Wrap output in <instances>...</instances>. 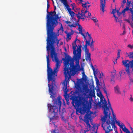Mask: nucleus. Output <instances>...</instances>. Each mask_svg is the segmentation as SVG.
<instances>
[{"label": "nucleus", "mask_w": 133, "mask_h": 133, "mask_svg": "<svg viewBox=\"0 0 133 133\" xmlns=\"http://www.w3.org/2000/svg\"><path fill=\"white\" fill-rule=\"evenodd\" d=\"M56 7L55 6L53 11H48L47 9L46 12L48 14L46 16V28L47 31V39L46 49L48 51V55L46 56L47 63H50L49 59V50L51 49V56L52 61L54 60L56 63H60L57 56V54L55 51L54 44L56 43V45L58 46L60 39H58V36L59 34L53 31L54 28L57 25L58 20L59 17L58 14H56Z\"/></svg>", "instance_id": "obj_1"}, {"label": "nucleus", "mask_w": 133, "mask_h": 133, "mask_svg": "<svg viewBox=\"0 0 133 133\" xmlns=\"http://www.w3.org/2000/svg\"><path fill=\"white\" fill-rule=\"evenodd\" d=\"M104 100L102 98H101L99 105L101 106L103 105L102 107L103 109L104 116H101V120L102 122V127L103 129L105 131V133H109L112 130L111 128V124L112 126H115V122L112 119L110 111L106 100L103 97Z\"/></svg>", "instance_id": "obj_2"}, {"label": "nucleus", "mask_w": 133, "mask_h": 133, "mask_svg": "<svg viewBox=\"0 0 133 133\" xmlns=\"http://www.w3.org/2000/svg\"><path fill=\"white\" fill-rule=\"evenodd\" d=\"M77 59L74 60L71 57L68 55L63 58L64 61L65 68H64V74L66 79H70L72 75H75L76 73L81 70L84 71L83 68H80L79 65V60Z\"/></svg>", "instance_id": "obj_3"}, {"label": "nucleus", "mask_w": 133, "mask_h": 133, "mask_svg": "<svg viewBox=\"0 0 133 133\" xmlns=\"http://www.w3.org/2000/svg\"><path fill=\"white\" fill-rule=\"evenodd\" d=\"M62 104V102L61 101V97L59 96L55 100L54 104L55 105H52L51 104H47V107L50 112L52 114L51 119H57V113L58 111V107H59V114L61 115H63L65 112V109H63L62 111L60 110V108Z\"/></svg>", "instance_id": "obj_4"}, {"label": "nucleus", "mask_w": 133, "mask_h": 133, "mask_svg": "<svg viewBox=\"0 0 133 133\" xmlns=\"http://www.w3.org/2000/svg\"><path fill=\"white\" fill-rule=\"evenodd\" d=\"M72 45L74 54L73 58L72 59L74 60L78 59H81L82 46L81 45H78V47L77 46V45L72 44Z\"/></svg>", "instance_id": "obj_5"}, {"label": "nucleus", "mask_w": 133, "mask_h": 133, "mask_svg": "<svg viewBox=\"0 0 133 133\" xmlns=\"http://www.w3.org/2000/svg\"><path fill=\"white\" fill-rule=\"evenodd\" d=\"M89 91L87 85L83 86L82 89L81 87L79 85H78L76 88L75 92L76 94L79 95H86L88 94Z\"/></svg>", "instance_id": "obj_6"}, {"label": "nucleus", "mask_w": 133, "mask_h": 133, "mask_svg": "<svg viewBox=\"0 0 133 133\" xmlns=\"http://www.w3.org/2000/svg\"><path fill=\"white\" fill-rule=\"evenodd\" d=\"M122 65L126 67V72L130 76V75L129 66H130L133 70V59L131 61L128 60H123L122 61Z\"/></svg>", "instance_id": "obj_7"}, {"label": "nucleus", "mask_w": 133, "mask_h": 133, "mask_svg": "<svg viewBox=\"0 0 133 133\" xmlns=\"http://www.w3.org/2000/svg\"><path fill=\"white\" fill-rule=\"evenodd\" d=\"M91 117V114H88V113H87L85 115L84 118V121L86 124V128L84 131V133H86L88 132L90 129V127H91L89 123V119Z\"/></svg>", "instance_id": "obj_8"}, {"label": "nucleus", "mask_w": 133, "mask_h": 133, "mask_svg": "<svg viewBox=\"0 0 133 133\" xmlns=\"http://www.w3.org/2000/svg\"><path fill=\"white\" fill-rule=\"evenodd\" d=\"M87 109V105L86 103L83 102L82 105H81L80 107H78L77 109L76 110V114H78V112L80 113L81 115H84Z\"/></svg>", "instance_id": "obj_9"}, {"label": "nucleus", "mask_w": 133, "mask_h": 133, "mask_svg": "<svg viewBox=\"0 0 133 133\" xmlns=\"http://www.w3.org/2000/svg\"><path fill=\"white\" fill-rule=\"evenodd\" d=\"M82 35L83 36V38L85 40V44H86L87 43H88V44H89V42L92 39V38L91 37V35H89V36L87 35H85L84 34L82 33Z\"/></svg>", "instance_id": "obj_10"}, {"label": "nucleus", "mask_w": 133, "mask_h": 133, "mask_svg": "<svg viewBox=\"0 0 133 133\" xmlns=\"http://www.w3.org/2000/svg\"><path fill=\"white\" fill-rule=\"evenodd\" d=\"M81 15H77V17L78 19H81L82 20V21H84L85 19L84 17L88 18V16H86L85 15V14L87 13V10L85 11L83 10H81Z\"/></svg>", "instance_id": "obj_11"}, {"label": "nucleus", "mask_w": 133, "mask_h": 133, "mask_svg": "<svg viewBox=\"0 0 133 133\" xmlns=\"http://www.w3.org/2000/svg\"><path fill=\"white\" fill-rule=\"evenodd\" d=\"M65 79L64 81L63 82V84H64V86L63 87V89H64V91L65 92V94H67V92L68 91V90L67 88V83L68 81L69 80V79H66V77H65Z\"/></svg>", "instance_id": "obj_12"}, {"label": "nucleus", "mask_w": 133, "mask_h": 133, "mask_svg": "<svg viewBox=\"0 0 133 133\" xmlns=\"http://www.w3.org/2000/svg\"><path fill=\"white\" fill-rule=\"evenodd\" d=\"M106 0H101L100 1V3L101 6V10H102V11L103 14L104 11V7H105V5L106 3L105 1Z\"/></svg>", "instance_id": "obj_13"}, {"label": "nucleus", "mask_w": 133, "mask_h": 133, "mask_svg": "<svg viewBox=\"0 0 133 133\" xmlns=\"http://www.w3.org/2000/svg\"><path fill=\"white\" fill-rule=\"evenodd\" d=\"M98 129V127H97V125L94 124L90 130L91 133H97Z\"/></svg>", "instance_id": "obj_14"}, {"label": "nucleus", "mask_w": 133, "mask_h": 133, "mask_svg": "<svg viewBox=\"0 0 133 133\" xmlns=\"http://www.w3.org/2000/svg\"><path fill=\"white\" fill-rule=\"evenodd\" d=\"M85 59L86 61L89 62V64H90L91 62V54L85 55Z\"/></svg>", "instance_id": "obj_15"}, {"label": "nucleus", "mask_w": 133, "mask_h": 133, "mask_svg": "<svg viewBox=\"0 0 133 133\" xmlns=\"http://www.w3.org/2000/svg\"><path fill=\"white\" fill-rule=\"evenodd\" d=\"M88 43H87L86 44H85V45L82 48L83 49H84V51L85 52V55L89 54V50L88 48H87V45Z\"/></svg>", "instance_id": "obj_16"}, {"label": "nucleus", "mask_w": 133, "mask_h": 133, "mask_svg": "<svg viewBox=\"0 0 133 133\" xmlns=\"http://www.w3.org/2000/svg\"><path fill=\"white\" fill-rule=\"evenodd\" d=\"M114 91L115 93L117 94H121L119 87L118 85H117L114 87Z\"/></svg>", "instance_id": "obj_17"}, {"label": "nucleus", "mask_w": 133, "mask_h": 133, "mask_svg": "<svg viewBox=\"0 0 133 133\" xmlns=\"http://www.w3.org/2000/svg\"><path fill=\"white\" fill-rule=\"evenodd\" d=\"M115 121L116 122V123L117 124V125L119 126L120 128L122 129L123 131V130L124 129H125V128H126V127H125L124 125L123 124V125H121L120 122L119 121H117L116 119H115Z\"/></svg>", "instance_id": "obj_18"}, {"label": "nucleus", "mask_w": 133, "mask_h": 133, "mask_svg": "<svg viewBox=\"0 0 133 133\" xmlns=\"http://www.w3.org/2000/svg\"><path fill=\"white\" fill-rule=\"evenodd\" d=\"M65 32L66 34V39L69 40H70L71 39V35H73V32L72 33L71 32H68L67 31H65Z\"/></svg>", "instance_id": "obj_19"}, {"label": "nucleus", "mask_w": 133, "mask_h": 133, "mask_svg": "<svg viewBox=\"0 0 133 133\" xmlns=\"http://www.w3.org/2000/svg\"><path fill=\"white\" fill-rule=\"evenodd\" d=\"M107 98H108V105L109 106V108H110V109L111 110V112L112 114V115H113V117H114L115 118L116 117V116L114 115V112L113 110L112 109V107H111V105L110 102L109 101V98H108V97H107Z\"/></svg>", "instance_id": "obj_20"}, {"label": "nucleus", "mask_w": 133, "mask_h": 133, "mask_svg": "<svg viewBox=\"0 0 133 133\" xmlns=\"http://www.w3.org/2000/svg\"><path fill=\"white\" fill-rule=\"evenodd\" d=\"M68 2H64V3L63 4L66 7L68 12L69 13L71 11V9L69 7V5H68L67 4Z\"/></svg>", "instance_id": "obj_21"}, {"label": "nucleus", "mask_w": 133, "mask_h": 133, "mask_svg": "<svg viewBox=\"0 0 133 133\" xmlns=\"http://www.w3.org/2000/svg\"><path fill=\"white\" fill-rule=\"evenodd\" d=\"M132 9L133 8H131L130 9L129 6H126V8L122 10V13L124 15L125 14V12L126 11H130V9Z\"/></svg>", "instance_id": "obj_22"}, {"label": "nucleus", "mask_w": 133, "mask_h": 133, "mask_svg": "<svg viewBox=\"0 0 133 133\" xmlns=\"http://www.w3.org/2000/svg\"><path fill=\"white\" fill-rule=\"evenodd\" d=\"M130 12L132 14L131 17L132 21L131 23H130V25L131 27L132 28H133V9L132 8L130 9ZM132 32H133V30Z\"/></svg>", "instance_id": "obj_23"}, {"label": "nucleus", "mask_w": 133, "mask_h": 133, "mask_svg": "<svg viewBox=\"0 0 133 133\" xmlns=\"http://www.w3.org/2000/svg\"><path fill=\"white\" fill-rule=\"evenodd\" d=\"M113 17L115 18V21L116 22H119L120 23V25H121V23L122 22V21L119 18H118L115 15H113Z\"/></svg>", "instance_id": "obj_24"}, {"label": "nucleus", "mask_w": 133, "mask_h": 133, "mask_svg": "<svg viewBox=\"0 0 133 133\" xmlns=\"http://www.w3.org/2000/svg\"><path fill=\"white\" fill-rule=\"evenodd\" d=\"M115 72H112L111 73V81H114V78L115 77V76L116 75V73L115 72L116 70H115Z\"/></svg>", "instance_id": "obj_25"}, {"label": "nucleus", "mask_w": 133, "mask_h": 133, "mask_svg": "<svg viewBox=\"0 0 133 133\" xmlns=\"http://www.w3.org/2000/svg\"><path fill=\"white\" fill-rule=\"evenodd\" d=\"M121 72H119L118 75L117 76H116V79L117 80L120 81H121V73L122 72V71H121Z\"/></svg>", "instance_id": "obj_26"}, {"label": "nucleus", "mask_w": 133, "mask_h": 133, "mask_svg": "<svg viewBox=\"0 0 133 133\" xmlns=\"http://www.w3.org/2000/svg\"><path fill=\"white\" fill-rule=\"evenodd\" d=\"M89 4V2L88 1H87L85 2L84 4L83 3H82V6L84 8V10H85V8H86V9H87V4Z\"/></svg>", "instance_id": "obj_27"}, {"label": "nucleus", "mask_w": 133, "mask_h": 133, "mask_svg": "<svg viewBox=\"0 0 133 133\" xmlns=\"http://www.w3.org/2000/svg\"><path fill=\"white\" fill-rule=\"evenodd\" d=\"M64 97L65 100H66V102L67 104H68V102L69 101V96L67 94H65L64 95Z\"/></svg>", "instance_id": "obj_28"}, {"label": "nucleus", "mask_w": 133, "mask_h": 133, "mask_svg": "<svg viewBox=\"0 0 133 133\" xmlns=\"http://www.w3.org/2000/svg\"><path fill=\"white\" fill-rule=\"evenodd\" d=\"M78 30L79 31V33L82 35V34L83 33L82 32V27L80 24H78Z\"/></svg>", "instance_id": "obj_29"}, {"label": "nucleus", "mask_w": 133, "mask_h": 133, "mask_svg": "<svg viewBox=\"0 0 133 133\" xmlns=\"http://www.w3.org/2000/svg\"><path fill=\"white\" fill-rule=\"evenodd\" d=\"M129 57L130 58H133V51L127 53Z\"/></svg>", "instance_id": "obj_30"}, {"label": "nucleus", "mask_w": 133, "mask_h": 133, "mask_svg": "<svg viewBox=\"0 0 133 133\" xmlns=\"http://www.w3.org/2000/svg\"><path fill=\"white\" fill-rule=\"evenodd\" d=\"M90 65L92 69L93 70V71L94 75H95V72H96V71H95V68H94V66L93 65L92 62H91V64Z\"/></svg>", "instance_id": "obj_31"}, {"label": "nucleus", "mask_w": 133, "mask_h": 133, "mask_svg": "<svg viewBox=\"0 0 133 133\" xmlns=\"http://www.w3.org/2000/svg\"><path fill=\"white\" fill-rule=\"evenodd\" d=\"M123 131L124 132H125L126 133H130V131L127 128H125V129H124L123 130ZM132 133H133V132Z\"/></svg>", "instance_id": "obj_32"}, {"label": "nucleus", "mask_w": 133, "mask_h": 133, "mask_svg": "<svg viewBox=\"0 0 133 133\" xmlns=\"http://www.w3.org/2000/svg\"><path fill=\"white\" fill-rule=\"evenodd\" d=\"M117 51H118V52H117V59H118V58H119L120 57V52L121 51V50H120L119 49H118V50Z\"/></svg>", "instance_id": "obj_33"}, {"label": "nucleus", "mask_w": 133, "mask_h": 133, "mask_svg": "<svg viewBox=\"0 0 133 133\" xmlns=\"http://www.w3.org/2000/svg\"><path fill=\"white\" fill-rule=\"evenodd\" d=\"M69 13L72 17H74L75 14L74 12L72 11H71Z\"/></svg>", "instance_id": "obj_34"}, {"label": "nucleus", "mask_w": 133, "mask_h": 133, "mask_svg": "<svg viewBox=\"0 0 133 133\" xmlns=\"http://www.w3.org/2000/svg\"><path fill=\"white\" fill-rule=\"evenodd\" d=\"M89 45L90 48L91 50L92 51H93L94 50V45Z\"/></svg>", "instance_id": "obj_35"}, {"label": "nucleus", "mask_w": 133, "mask_h": 133, "mask_svg": "<svg viewBox=\"0 0 133 133\" xmlns=\"http://www.w3.org/2000/svg\"><path fill=\"white\" fill-rule=\"evenodd\" d=\"M91 19L95 23H96V22L98 21V20L95 18H91Z\"/></svg>", "instance_id": "obj_36"}, {"label": "nucleus", "mask_w": 133, "mask_h": 133, "mask_svg": "<svg viewBox=\"0 0 133 133\" xmlns=\"http://www.w3.org/2000/svg\"><path fill=\"white\" fill-rule=\"evenodd\" d=\"M60 30H61L62 32L63 31V28L62 25H61L60 28L58 29V31Z\"/></svg>", "instance_id": "obj_37"}, {"label": "nucleus", "mask_w": 133, "mask_h": 133, "mask_svg": "<svg viewBox=\"0 0 133 133\" xmlns=\"http://www.w3.org/2000/svg\"><path fill=\"white\" fill-rule=\"evenodd\" d=\"M116 12V9H114L112 10V12H111V14H112L113 15H115V14Z\"/></svg>", "instance_id": "obj_38"}, {"label": "nucleus", "mask_w": 133, "mask_h": 133, "mask_svg": "<svg viewBox=\"0 0 133 133\" xmlns=\"http://www.w3.org/2000/svg\"><path fill=\"white\" fill-rule=\"evenodd\" d=\"M94 75V76H95V80H96V83H99V80L97 79L96 75V74H95V75Z\"/></svg>", "instance_id": "obj_39"}, {"label": "nucleus", "mask_w": 133, "mask_h": 133, "mask_svg": "<svg viewBox=\"0 0 133 133\" xmlns=\"http://www.w3.org/2000/svg\"><path fill=\"white\" fill-rule=\"evenodd\" d=\"M47 10H48L50 7V4H49V2L48 0H47Z\"/></svg>", "instance_id": "obj_40"}, {"label": "nucleus", "mask_w": 133, "mask_h": 133, "mask_svg": "<svg viewBox=\"0 0 133 133\" xmlns=\"http://www.w3.org/2000/svg\"><path fill=\"white\" fill-rule=\"evenodd\" d=\"M131 1H130L129 2H127V6H130V4H131Z\"/></svg>", "instance_id": "obj_41"}, {"label": "nucleus", "mask_w": 133, "mask_h": 133, "mask_svg": "<svg viewBox=\"0 0 133 133\" xmlns=\"http://www.w3.org/2000/svg\"><path fill=\"white\" fill-rule=\"evenodd\" d=\"M90 41L89 42V44H88V45H94V41H93V39L91 40V41L90 43Z\"/></svg>", "instance_id": "obj_42"}, {"label": "nucleus", "mask_w": 133, "mask_h": 133, "mask_svg": "<svg viewBox=\"0 0 133 133\" xmlns=\"http://www.w3.org/2000/svg\"><path fill=\"white\" fill-rule=\"evenodd\" d=\"M68 26H70V27H75L76 26V25H75L74 24H72L71 25L69 24L68 25Z\"/></svg>", "instance_id": "obj_43"}, {"label": "nucleus", "mask_w": 133, "mask_h": 133, "mask_svg": "<svg viewBox=\"0 0 133 133\" xmlns=\"http://www.w3.org/2000/svg\"><path fill=\"white\" fill-rule=\"evenodd\" d=\"M60 1L63 4L64 3V2L65 3L67 2V0H60Z\"/></svg>", "instance_id": "obj_44"}, {"label": "nucleus", "mask_w": 133, "mask_h": 133, "mask_svg": "<svg viewBox=\"0 0 133 133\" xmlns=\"http://www.w3.org/2000/svg\"><path fill=\"white\" fill-rule=\"evenodd\" d=\"M130 100L132 102L133 101V99L132 97V95H130Z\"/></svg>", "instance_id": "obj_45"}, {"label": "nucleus", "mask_w": 133, "mask_h": 133, "mask_svg": "<svg viewBox=\"0 0 133 133\" xmlns=\"http://www.w3.org/2000/svg\"><path fill=\"white\" fill-rule=\"evenodd\" d=\"M128 47L131 49H132L133 48V46L130 44L128 45Z\"/></svg>", "instance_id": "obj_46"}, {"label": "nucleus", "mask_w": 133, "mask_h": 133, "mask_svg": "<svg viewBox=\"0 0 133 133\" xmlns=\"http://www.w3.org/2000/svg\"><path fill=\"white\" fill-rule=\"evenodd\" d=\"M87 12H88V15L89 17V18H90L91 15V13H90L89 12L88 10H87Z\"/></svg>", "instance_id": "obj_47"}, {"label": "nucleus", "mask_w": 133, "mask_h": 133, "mask_svg": "<svg viewBox=\"0 0 133 133\" xmlns=\"http://www.w3.org/2000/svg\"><path fill=\"white\" fill-rule=\"evenodd\" d=\"M126 33V32L125 31V30H124L123 31V32L122 34H120V35H124Z\"/></svg>", "instance_id": "obj_48"}, {"label": "nucleus", "mask_w": 133, "mask_h": 133, "mask_svg": "<svg viewBox=\"0 0 133 133\" xmlns=\"http://www.w3.org/2000/svg\"><path fill=\"white\" fill-rule=\"evenodd\" d=\"M65 22L66 24H71V22L69 21H65Z\"/></svg>", "instance_id": "obj_49"}, {"label": "nucleus", "mask_w": 133, "mask_h": 133, "mask_svg": "<svg viewBox=\"0 0 133 133\" xmlns=\"http://www.w3.org/2000/svg\"><path fill=\"white\" fill-rule=\"evenodd\" d=\"M82 75H83V76H84L85 77H87V76L85 75V72H84V71H83Z\"/></svg>", "instance_id": "obj_50"}, {"label": "nucleus", "mask_w": 133, "mask_h": 133, "mask_svg": "<svg viewBox=\"0 0 133 133\" xmlns=\"http://www.w3.org/2000/svg\"><path fill=\"white\" fill-rule=\"evenodd\" d=\"M104 92L106 94V96L107 97H108V96H107V91L105 89H104Z\"/></svg>", "instance_id": "obj_51"}, {"label": "nucleus", "mask_w": 133, "mask_h": 133, "mask_svg": "<svg viewBox=\"0 0 133 133\" xmlns=\"http://www.w3.org/2000/svg\"><path fill=\"white\" fill-rule=\"evenodd\" d=\"M125 25L124 24H123V28L124 29V30H125Z\"/></svg>", "instance_id": "obj_52"}, {"label": "nucleus", "mask_w": 133, "mask_h": 133, "mask_svg": "<svg viewBox=\"0 0 133 133\" xmlns=\"http://www.w3.org/2000/svg\"><path fill=\"white\" fill-rule=\"evenodd\" d=\"M79 19H78V20L77 21L76 23V24L77 25H78V24H79Z\"/></svg>", "instance_id": "obj_53"}, {"label": "nucleus", "mask_w": 133, "mask_h": 133, "mask_svg": "<svg viewBox=\"0 0 133 133\" xmlns=\"http://www.w3.org/2000/svg\"><path fill=\"white\" fill-rule=\"evenodd\" d=\"M122 11L121 12H119V13H118L117 15H118V16H120V15H122Z\"/></svg>", "instance_id": "obj_54"}, {"label": "nucleus", "mask_w": 133, "mask_h": 133, "mask_svg": "<svg viewBox=\"0 0 133 133\" xmlns=\"http://www.w3.org/2000/svg\"><path fill=\"white\" fill-rule=\"evenodd\" d=\"M133 82V79H130V83H131Z\"/></svg>", "instance_id": "obj_55"}, {"label": "nucleus", "mask_w": 133, "mask_h": 133, "mask_svg": "<svg viewBox=\"0 0 133 133\" xmlns=\"http://www.w3.org/2000/svg\"><path fill=\"white\" fill-rule=\"evenodd\" d=\"M126 21L128 23H130H130H130V21L129 20V19H127L126 20Z\"/></svg>", "instance_id": "obj_56"}, {"label": "nucleus", "mask_w": 133, "mask_h": 133, "mask_svg": "<svg viewBox=\"0 0 133 133\" xmlns=\"http://www.w3.org/2000/svg\"><path fill=\"white\" fill-rule=\"evenodd\" d=\"M56 130L55 129L53 131V133H59V132H56Z\"/></svg>", "instance_id": "obj_57"}, {"label": "nucleus", "mask_w": 133, "mask_h": 133, "mask_svg": "<svg viewBox=\"0 0 133 133\" xmlns=\"http://www.w3.org/2000/svg\"><path fill=\"white\" fill-rule=\"evenodd\" d=\"M117 60V58H116L115 59V61L114 62V64L116 63Z\"/></svg>", "instance_id": "obj_58"}, {"label": "nucleus", "mask_w": 133, "mask_h": 133, "mask_svg": "<svg viewBox=\"0 0 133 133\" xmlns=\"http://www.w3.org/2000/svg\"><path fill=\"white\" fill-rule=\"evenodd\" d=\"M85 34L86 35H87V36H89V35H91V34H89L88 32H87L86 33H85Z\"/></svg>", "instance_id": "obj_59"}, {"label": "nucleus", "mask_w": 133, "mask_h": 133, "mask_svg": "<svg viewBox=\"0 0 133 133\" xmlns=\"http://www.w3.org/2000/svg\"><path fill=\"white\" fill-rule=\"evenodd\" d=\"M82 32L84 34V35H85V32L84 30H82Z\"/></svg>", "instance_id": "obj_60"}, {"label": "nucleus", "mask_w": 133, "mask_h": 133, "mask_svg": "<svg viewBox=\"0 0 133 133\" xmlns=\"http://www.w3.org/2000/svg\"><path fill=\"white\" fill-rule=\"evenodd\" d=\"M90 6V5H89L87 6V9H86V10H87H87H88V8H89V7Z\"/></svg>", "instance_id": "obj_61"}, {"label": "nucleus", "mask_w": 133, "mask_h": 133, "mask_svg": "<svg viewBox=\"0 0 133 133\" xmlns=\"http://www.w3.org/2000/svg\"><path fill=\"white\" fill-rule=\"evenodd\" d=\"M71 5H72V9H74V5H73V4H71Z\"/></svg>", "instance_id": "obj_62"}, {"label": "nucleus", "mask_w": 133, "mask_h": 133, "mask_svg": "<svg viewBox=\"0 0 133 133\" xmlns=\"http://www.w3.org/2000/svg\"><path fill=\"white\" fill-rule=\"evenodd\" d=\"M96 25H97L98 26V27H99V24L98 23H95Z\"/></svg>", "instance_id": "obj_63"}, {"label": "nucleus", "mask_w": 133, "mask_h": 133, "mask_svg": "<svg viewBox=\"0 0 133 133\" xmlns=\"http://www.w3.org/2000/svg\"><path fill=\"white\" fill-rule=\"evenodd\" d=\"M132 0V1L131 2V4L132 6V8H133V0Z\"/></svg>", "instance_id": "obj_64"}]
</instances>
